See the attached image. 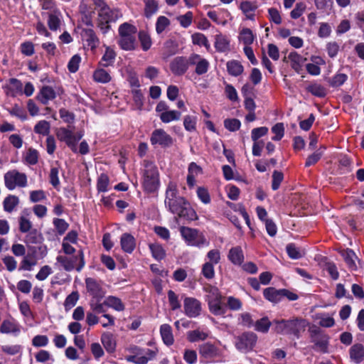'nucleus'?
<instances>
[{
	"label": "nucleus",
	"mask_w": 364,
	"mask_h": 364,
	"mask_svg": "<svg viewBox=\"0 0 364 364\" xmlns=\"http://www.w3.org/2000/svg\"><path fill=\"white\" fill-rule=\"evenodd\" d=\"M166 208L171 213L177 215L179 218L188 220H196L198 219V215L195 210L191 206L188 200L182 196L166 205Z\"/></svg>",
	"instance_id": "nucleus-1"
},
{
	"label": "nucleus",
	"mask_w": 364,
	"mask_h": 364,
	"mask_svg": "<svg viewBox=\"0 0 364 364\" xmlns=\"http://www.w3.org/2000/svg\"><path fill=\"white\" fill-rule=\"evenodd\" d=\"M118 43L120 48L124 50H132L136 47L135 34L137 31L136 27L129 23H124L119 27Z\"/></svg>",
	"instance_id": "nucleus-2"
},
{
	"label": "nucleus",
	"mask_w": 364,
	"mask_h": 364,
	"mask_svg": "<svg viewBox=\"0 0 364 364\" xmlns=\"http://www.w3.org/2000/svg\"><path fill=\"white\" fill-rule=\"evenodd\" d=\"M122 17V13L119 9L103 6L98 13L97 26L103 33H106L110 28L109 23L114 22Z\"/></svg>",
	"instance_id": "nucleus-3"
},
{
	"label": "nucleus",
	"mask_w": 364,
	"mask_h": 364,
	"mask_svg": "<svg viewBox=\"0 0 364 364\" xmlns=\"http://www.w3.org/2000/svg\"><path fill=\"white\" fill-rule=\"evenodd\" d=\"M180 232L188 246H194L198 247H208L209 245L208 240L205 235L197 229L188 227H181Z\"/></svg>",
	"instance_id": "nucleus-4"
},
{
	"label": "nucleus",
	"mask_w": 364,
	"mask_h": 364,
	"mask_svg": "<svg viewBox=\"0 0 364 364\" xmlns=\"http://www.w3.org/2000/svg\"><path fill=\"white\" fill-rule=\"evenodd\" d=\"M200 360L203 363H212L223 357V350L210 342H205L198 347Z\"/></svg>",
	"instance_id": "nucleus-5"
},
{
	"label": "nucleus",
	"mask_w": 364,
	"mask_h": 364,
	"mask_svg": "<svg viewBox=\"0 0 364 364\" xmlns=\"http://www.w3.org/2000/svg\"><path fill=\"white\" fill-rule=\"evenodd\" d=\"M55 134L59 141L65 142L74 153H77V144L84 136L82 132L75 133L70 129L60 127L56 129Z\"/></svg>",
	"instance_id": "nucleus-6"
},
{
	"label": "nucleus",
	"mask_w": 364,
	"mask_h": 364,
	"mask_svg": "<svg viewBox=\"0 0 364 364\" xmlns=\"http://www.w3.org/2000/svg\"><path fill=\"white\" fill-rule=\"evenodd\" d=\"M275 329L277 333L282 334H293L299 336L301 331L305 330L306 322L301 319H295L290 321L282 320L281 321H275Z\"/></svg>",
	"instance_id": "nucleus-7"
},
{
	"label": "nucleus",
	"mask_w": 364,
	"mask_h": 364,
	"mask_svg": "<svg viewBox=\"0 0 364 364\" xmlns=\"http://www.w3.org/2000/svg\"><path fill=\"white\" fill-rule=\"evenodd\" d=\"M143 186L148 192L155 191L159 186V174L156 165L151 162L145 164Z\"/></svg>",
	"instance_id": "nucleus-8"
},
{
	"label": "nucleus",
	"mask_w": 364,
	"mask_h": 364,
	"mask_svg": "<svg viewBox=\"0 0 364 364\" xmlns=\"http://www.w3.org/2000/svg\"><path fill=\"white\" fill-rule=\"evenodd\" d=\"M4 179L5 186L10 191L17 187H26L27 185L26 175L15 169L7 171L4 176Z\"/></svg>",
	"instance_id": "nucleus-9"
},
{
	"label": "nucleus",
	"mask_w": 364,
	"mask_h": 364,
	"mask_svg": "<svg viewBox=\"0 0 364 364\" xmlns=\"http://www.w3.org/2000/svg\"><path fill=\"white\" fill-rule=\"evenodd\" d=\"M152 145H159L161 147H169L173 143L172 137L163 129H156L153 131L150 137Z\"/></svg>",
	"instance_id": "nucleus-10"
},
{
	"label": "nucleus",
	"mask_w": 364,
	"mask_h": 364,
	"mask_svg": "<svg viewBox=\"0 0 364 364\" xmlns=\"http://www.w3.org/2000/svg\"><path fill=\"white\" fill-rule=\"evenodd\" d=\"M257 336L254 333H245L237 338L235 346L241 352H248L255 346Z\"/></svg>",
	"instance_id": "nucleus-11"
},
{
	"label": "nucleus",
	"mask_w": 364,
	"mask_h": 364,
	"mask_svg": "<svg viewBox=\"0 0 364 364\" xmlns=\"http://www.w3.org/2000/svg\"><path fill=\"white\" fill-rule=\"evenodd\" d=\"M202 311L201 303L193 297H184L183 311L189 318H196L200 316Z\"/></svg>",
	"instance_id": "nucleus-12"
},
{
	"label": "nucleus",
	"mask_w": 364,
	"mask_h": 364,
	"mask_svg": "<svg viewBox=\"0 0 364 364\" xmlns=\"http://www.w3.org/2000/svg\"><path fill=\"white\" fill-rule=\"evenodd\" d=\"M42 16L47 18V25L52 31H57L63 24V15L60 10H53L51 12H42Z\"/></svg>",
	"instance_id": "nucleus-13"
},
{
	"label": "nucleus",
	"mask_w": 364,
	"mask_h": 364,
	"mask_svg": "<svg viewBox=\"0 0 364 364\" xmlns=\"http://www.w3.org/2000/svg\"><path fill=\"white\" fill-rule=\"evenodd\" d=\"M21 331V326L14 318H9L2 321L0 332L4 334H11L17 336Z\"/></svg>",
	"instance_id": "nucleus-14"
},
{
	"label": "nucleus",
	"mask_w": 364,
	"mask_h": 364,
	"mask_svg": "<svg viewBox=\"0 0 364 364\" xmlns=\"http://www.w3.org/2000/svg\"><path fill=\"white\" fill-rule=\"evenodd\" d=\"M190 65L196 66V73L203 75L208 72L210 63L205 58L198 54L193 53L189 56Z\"/></svg>",
	"instance_id": "nucleus-15"
},
{
	"label": "nucleus",
	"mask_w": 364,
	"mask_h": 364,
	"mask_svg": "<svg viewBox=\"0 0 364 364\" xmlns=\"http://www.w3.org/2000/svg\"><path fill=\"white\" fill-rule=\"evenodd\" d=\"M189 65V58L176 57L171 62L170 69L174 75H182L187 71Z\"/></svg>",
	"instance_id": "nucleus-16"
},
{
	"label": "nucleus",
	"mask_w": 364,
	"mask_h": 364,
	"mask_svg": "<svg viewBox=\"0 0 364 364\" xmlns=\"http://www.w3.org/2000/svg\"><path fill=\"white\" fill-rule=\"evenodd\" d=\"M214 46L219 53L229 51L230 50V38L221 33L216 34L214 37Z\"/></svg>",
	"instance_id": "nucleus-17"
},
{
	"label": "nucleus",
	"mask_w": 364,
	"mask_h": 364,
	"mask_svg": "<svg viewBox=\"0 0 364 364\" xmlns=\"http://www.w3.org/2000/svg\"><path fill=\"white\" fill-rule=\"evenodd\" d=\"M288 60L291 68L296 73L299 74L302 72L304 63L306 60V58H304L296 52H291L288 55Z\"/></svg>",
	"instance_id": "nucleus-18"
},
{
	"label": "nucleus",
	"mask_w": 364,
	"mask_h": 364,
	"mask_svg": "<svg viewBox=\"0 0 364 364\" xmlns=\"http://www.w3.org/2000/svg\"><path fill=\"white\" fill-rule=\"evenodd\" d=\"M38 264V259L35 255V252L24 255L20 262L18 270L31 272Z\"/></svg>",
	"instance_id": "nucleus-19"
},
{
	"label": "nucleus",
	"mask_w": 364,
	"mask_h": 364,
	"mask_svg": "<svg viewBox=\"0 0 364 364\" xmlns=\"http://www.w3.org/2000/svg\"><path fill=\"white\" fill-rule=\"evenodd\" d=\"M187 340L190 343H196L199 341H203L207 339L209 336V333L206 330H201L197 328L193 331L187 332Z\"/></svg>",
	"instance_id": "nucleus-20"
},
{
	"label": "nucleus",
	"mask_w": 364,
	"mask_h": 364,
	"mask_svg": "<svg viewBox=\"0 0 364 364\" xmlns=\"http://www.w3.org/2000/svg\"><path fill=\"white\" fill-rule=\"evenodd\" d=\"M180 197L177 184L173 181H170L166 191V198L164 200L165 206L173 202L175 200H177Z\"/></svg>",
	"instance_id": "nucleus-21"
},
{
	"label": "nucleus",
	"mask_w": 364,
	"mask_h": 364,
	"mask_svg": "<svg viewBox=\"0 0 364 364\" xmlns=\"http://www.w3.org/2000/svg\"><path fill=\"white\" fill-rule=\"evenodd\" d=\"M122 249L127 253H132L136 246L134 237L129 234L124 233L120 238Z\"/></svg>",
	"instance_id": "nucleus-22"
},
{
	"label": "nucleus",
	"mask_w": 364,
	"mask_h": 364,
	"mask_svg": "<svg viewBox=\"0 0 364 364\" xmlns=\"http://www.w3.org/2000/svg\"><path fill=\"white\" fill-rule=\"evenodd\" d=\"M240 9L246 16L247 19H255V11L257 9V6L255 3L250 1H244L240 3Z\"/></svg>",
	"instance_id": "nucleus-23"
},
{
	"label": "nucleus",
	"mask_w": 364,
	"mask_h": 364,
	"mask_svg": "<svg viewBox=\"0 0 364 364\" xmlns=\"http://www.w3.org/2000/svg\"><path fill=\"white\" fill-rule=\"evenodd\" d=\"M228 259L235 265H240L244 261V255L240 247H232L228 255Z\"/></svg>",
	"instance_id": "nucleus-24"
},
{
	"label": "nucleus",
	"mask_w": 364,
	"mask_h": 364,
	"mask_svg": "<svg viewBox=\"0 0 364 364\" xmlns=\"http://www.w3.org/2000/svg\"><path fill=\"white\" fill-rule=\"evenodd\" d=\"M55 97V90L50 86H43L38 95V100L43 105H47L49 101L54 100Z\"/></svg>",
	"instance_id": "nucleus-25"
},
{
	"label": "nucleus",
	"mask_w": 364,
	"mask_h": 364,
	"mask_svg": "<svg viewBox=\"0 0 364 364\" xmlns=\"http://www.w3.org/2000/svg\"><path fill=\"white\" fill-rule=\"evenodd\" d=\"M160 334L165 345L169 346L173 344L174 338L172 328L168 324H163L160 327Z\"/></svg>",
	"instance_id": "nucleus-26"
},
{
	"label": "nucleus",
	"mask_w": 364,
	"mask_h": 364,
	"mask_svg": "<svg viewBox=\"0 0 364 364\" xmlns=\"http://www.w3.org/2000/svg\"><path fill=\"white\" fill-rule=\"evenodd\" d=\"M86 288L87 291L94 297H101V287L100 284L93 278H87L85 279Z\"/></svg>",
	"instance_id": "nucleus-27"
},
{
	"label": "nucleus",
	"mask_w": 364,
	"mask_h": 364,
	"mask_svg": "<svg viewBox=\"0 0 364 364\" xmlns=\"http://www.w3.org/2000/svg\"><path fill=\"white\" fill-rule=\"evenodd\" d=\"M116 53L113 48L105 46V51L100 62L102 67H108L112 65L115 60Z\"/></svg>",
	"instance_id": "nucleus-28"
},
{
	"label": "nucleus",
	"mask_w": 364,
	"mask_h": 364,
	"mask_svg": "<svg viewBox=\"0 0 364 364\" xmlns=\"http://www.w3.org/2000/svg\"><path fill=\"white\" fill-rule=\"evenodd\" d=\"M92 78L94 81L99 83H108L112 80L110 74L104 68H100L93 72Z\"/></svg>",
	"instance_id": "nucleus-29"
},
{
	"label": "nucleus",
	"mask_w": 364,
	"mask_h": 364,
	"mask_svg": "<svg viewBox=\"0 0 364 364\" xmlns=\"http://www.w3.org/2000/svg\"><path fill=\"white\" fill-rule=\"evenodd\" d=\"M282 290H277L273 287H269L264 290L263 294L268 301L272 303H277L282 299Z\"/></svg>",
	"instance_id": "nucleus-30"
},
{
	"label": "nucleus",
	"mask_w": 364,
	"mask_h": 364,
	"mask_svg": "<svg viewBox=\"0 0 364 364\" xmlns=\"http://www.w3.org/2000/svg\"><path fill=\"white\" fill-rule=\"evenodd\" d=\"M101 341L106 350L112 353L116 348V341L111 333L105 332L101 336Z\"/></svg>",
	"instance_id": "nucleus-31"
},
{
	"label": "nucleus",
	"mask_w": 364,
	"mask_h": 364,
	"mask_svg": "<svg viewBox=\"0 0 364 364\" xmlns=\"http://www.w3.org/2000/svg\"><path fill=\"white\" fill-rule=\"evenodd\" d=\"M82 36L86 40L88 46H90L92 50H95L97 48L99 43V40L92 29H84Z\"/></svg>",
	"instance_id": "nucleus-32"
},
{
	"label": "nucleus",
	"mask_w": 364,
	"mask_h": 364,
	"mask_svg": "<svg viewBox=\"0 0 364 364\" xmlns=\"http://www.w3.org/2000/svg\"><path fill=\"white\" fill-rule=\"evenodd\" d=\"M255 38L252 31L247 28H243L239 33V41L243 43L245 46L251 45Z\"/></svg>",
	"instance_id": "nucleus-33"
},
{
	"label": "nucleus",
	"mask_w": 364,
	"mask_h": 364,
	"mask_svg": "<svg viewBox=\"0 0 364 364\" xmlns=\"http://www.w3.org/2000/svg\"><path fill=\"white\" fill-rule=\"evenodd\" d=\"M104 304L107 307L112 308L117 311H122L124 309V305L122 300L116 296H107L104 301Z\"/></svg>",
	"instance_id": "nucleus-34"
},
{
	"label": "nucleus",
	"mask_w": 364,
	"mask_h": 364,
	"mask_svg": "<svg viewBox=\"0 0 364 364\" xmlns=\"http://www.w3.org/2000/svg\"><path fill=\"white\" fill-rule=\"evenodd\" d=\"M181 113L176 110H168L164 113L159 114V118L164 123H170L173 121H178L180 119Z\"/></svg>",
	"instance_id": "nucleus-35"
},
{
	"label": "nucleus",
	"mask_w": 364,
	"mask_h": 364,
	"mask_svg": "<svg viewBox=\"0 0 364 364\" xmlns=\"http://www.w3.org/2000/svg\"><path fill=\"white\" fill-rule=\"evenodd\" d=\"M149 247L155 259L161 260L165 257L166 252L161 245L158 243H151L149 245Z\"/></svg>",
	"instance_id": "nucleus-36"
},
{
	"label": "nucleus",
	"mask_w": 364,
	"mask_h": 364,
	"mask_svg": "<svg viewBox=\"0 0 364 364\" xmlns=\"http://www.w3.org/2000/svg\"><path fill=\"white\" fill-rule=\"evenodd\" d=\"M342 256L344 258L349 268L351 269H356L355 261L358 259L355 252L350 249L345 250L342 252Z\"/></svg>",
	"instance_id": "nucleus-37"
},
{
	"label": "nucleus",
	"mask_w": 364,
	"mask_h": 364,
	"mask_svg": "<svg viewBox=\"0 0 364 364\" xmlns=\"http://www.w3.org/2000/svg\"><path fill=\"white\" fill-rule=\"evenodd\" d=\"M192 43L194 45L204 46L208 50L210 48V45L205 36L201 33H195L191 36Z\"/></svg>",
	"instance_id": "nucleus-38"
},
{
	"label": "nucleus",
	"mask_w": 364,
	"mask_h": 364,
	"mask_svg": "<svg viewBox=\"0 0 364 364\" xmlns=\"http://www.w3.org/2000/svg\"><path fill=\"white\" fill-rule=\"evenodd\" d=\"M350 358L355 363H360L364 358V348L362 345H354L350 351Z\"/></svg>",
	"instance_id": "nucleus-39"
},
{
	"label": "nucleus",
	"mask_w": 364,
	"mask_h": 364,
	"mask_svg": "<svg viewBox=\"0 0 364 364\" xmlns=\"http://www.w3.org/2000/svg\"><path fill=\"white\" fill-rule=\"evenodd\" d=\"M227 69L230 75L238 76L243 72V66L237 60H230L227 63Z\"/></svg>",
	"instance_id": "nucleus-40"
},
{
	"label": "nucleus",
	"mask_w": 364,
	"mask_h": 364,
	"mask_svg": "<svg viewBox=\"0 0 364 364\" xmlns=\"http://www.w3.org/2000/svg\"><path fill=\"white\" fill-rule=\"evenodd\" d=\"M316 318L319 321L318 323L322 327L329 328L335 324L333 315L319 314L316 315Z\"/></svg>",
	"instance_id": "nucleus-41"
},
{
	"label": "nucleus",
	"mask_w": 364,
	"mask_h": 364,
	"mask_svg": "<svg viewBox=\"0 0 364 364\" xmlns=\"http://www.w3.org/2000/svg\"><path fill=\"white\" fill-rule=\"evenodd\" d=\"M171 24L170 20L164 16H160L157 18L156 22V31L158 34L162 33Z\"/></svg>",
	"instance_id": "nucleus-42"
},
{
	"label": "nucleus",
	"mask_w": 364,
	"mask_h": 364,
	"mask_svg": "<svg viewBox=\"0 0 364 364\" xmlns=\"http://www.w3.org/2000/svg\"><path fill=\"white\" fill-rule=\"evenodd\" d=\"M50 124L46 120L39 121L34 127V132L36 134L43 136L48 135L50 133Z\"/></svg>",
	"instance_id": "nucleus-43"
},
{
	"label": "nucleus",
	"mask_w": 364,
	"mask_h": 364,
	"mask_svg": "<svg viewBox=\"0 0 364 364\" xmlns=\"http://www.w3.org/2000/svg\"><path fill=\"white\" fill-rule=\"evenodd\" d=\"M38 151L35 149L29 148L25 154L24 160L27 164L35 165L38 161Z\"/></svg>",
	"instance_id": "nucleus-44"
},
{
	"label": "nucleus",
	"mask_w": 364,
	"mask_h": 364,
	"mask_svg": "<svg viewBox=\"0 0 364 364\" xmlns=\"http://www.w3.org/2000/svg\"><path fill=\"white\" fill-rule=\"evenodd\" d=\"M210 311L215 315H223L225 313V309L221 304V300H213L208 301Z\"/></svg>",
	"instance_id": "nucleus-45"
},
{
	"label": "nucleus",
	"mask_w": 364,
	"mask_h": 364,
	"mask_svg": "<svg viewBox=\"0 0 364 364\" xmlns=\"http://www.w3.org/2000/svg\"><path fill=\"white\" fill-rule=\"evenodd\" d=\"M18 198L16 196H9L4 199V208L6 212L11 213L18 204Z\"/></svg>",
	"instance_id": "nucleus-46"
},
{
	"label": "nucleus",
	"mask_w": 364,
	"mask_h": 364,
	"mask_svg": "<svg viewBox=\"0 0 364 364\" xmlns=\"http://www.w3.org/2000/svg\"><path fill=\"white\" fill-rule=\"evenodd\" d=\"M1 351L8 355H16L21 353L22 346L21 345H4L1 347Z\"/></svg>",
	"instance_id": "nucleus-47"
},
{
	"label": "nucleus",
	"mask_w": 364,
	"mask_h": 364,
	"mask_svg": "<svg viewBox=\"0 0 364 364\" xmlns=\"http://www.w3.org/2000/svg\"><path fill=\"white\" fill-rule=\"evenodd\" d=\"M144 14L149 18L158 11V4L155 0H144Z\"/></svg>",
	"instance_id": "nucleus-48"
},
{
	"label": "nucleus",
	"mask_w": 364,
	"mask_h": 364,
	"mask_svg": "<svg viewBox=\"0 0 364 364\" xmlns=\"http://www.w3.org/2000/svg\"><path fill=\"white\" fill-rule=\"evenodd\" d=\"M109 179L106 174H101L97 183V188L99 192H107L109 190Z\"/></svg>",
	"instance_id": "nucleus-49"
},
{
	"label": "nucleus",
	"mask_w": 364,
	"mask_h": 364,
	"mask_svg": "<svg viewBox=\"0 0 364 364\" xmlns=\"http://www.w3.org/2000/svg\"><path fill=\"white\" fill-rule=\"evenodd\" d=\"M139 39L141 43V48L144 51L148 50L151 48L152 45L151 39L146 32L140 31L139 33Z\"/></svg>",
	"instance_id": "nucleus-50"
},
{
	"label": "nucleus",
	"mask_w": 364,
	"mask_h": 364,
	"mask_svg": "<svg viewBox=\"0 0 364 364\" xmlns=\"http://www.w3.org/2000/svg\"><path fill=\"white\" fill-rule=\"evenodd\" d=\"M79 299V294L77 291H73L69 294L64 302V306L66 311L71 309L75 306Z\"/></svg>",
	"instance_id": "nucleus-51"
},
{
	"label": "nucleus",
	"mask_w": 364,
	"mask_h": 364,
	"mask_svg": "<svg viewBox=\"0 0 364 364\" xmlns=\"http://www.w3.org/2000/svg\"><path fill=\"white\" fill-rule=\"evenodd\" d=\"M326 50L331 58H334L339 53L340 46L336 41H330L326 45Z\"/></svg>",
	"instance_id": "nucleus-52"
},
{
	"label": "nucleus",
	"mask_w": 364,
	"mask_h": 364,
	"mask_svg": "<svg viewBox=\"0 0 364 364\" xmlns=\"http://www.w3.org/2000/svg\"><path fill=\"white\" fill-rule=\"evenodd\" d=\"M254 326L256 331L267 333L271 326V322L267 317H264L257 321Z\"/></svg>",
	"instance_id": "nucleus-53"
},
{
	"label": "nucleus",
	"mask_w": 364,
	"mask_h": 364,
	"mask_svg": "<svg viewBox=\"0 0 364 364\" xmlns=\"http://www.w3.org/2000/svg\"><path fill=\"white\" fill-rule=\"evenodd\" d=\"M197 118L194 116L186 115L183 119V126L186 131L193 132L196 128Z\"/></svg>",
	"instance_id": "nucleus-54"
},
{
	"label": "nucleus",
	"mask_w": 364,
	"mask_h": 364,
	"mask_svg": "<svg viewBox=\"0 0 364 364\" xmlns=\"http://www.w3.org/2000/svg\"><path fill=\"white\" fill-rule=\"evenodd\" d=\"M193 15L191 11H188L183 15L177 17V21L180 25L183 28H188L192 23Z\"/></svg>",
	"instance_id": "nucleus-55"
},
{
	"label": "nucleus",
	"mask_w": 364,
	"mask_h": 364,
	"mask_svg": "<svg viewBox=\"0 0 364 364\" xmlns=\"http://www.w3.org/2000/svg\"><path fill=\"white\" fill-rule=\"evenodd\" d=\"M307 90L312 95L317 97H324L326 93L325 88L318 83H313L307 87Z\"/></svg>",
	"instance_id": "nucleus-56"
},
{
	"label": "nucleus",
	"mask_w": 364,
	"mask_h": 364,
	"mask_svg": "<svg viewBox=\"0 0 364 364\" xmlns=\"http://www.w3.org/2000/svg\"><path fill=\"white\" fill-rule=\"evenodd\" d=\"M224 127L230 132H235L240 128L241 122L237 119H226L224 121Z\"/></svg>",
	"instance_id": "nucleus-57"
},
{
	"label": "nucleus",
	"mask_w": 364,
	"mask_h": 364,
	"mask_svg": "<svg viewBox=\"0 0 364 364\" xmlns=\"http://www.w3.org/2000/svg\"><path fill=\"white\" fill-rule=\"evenodd\" d=\"M202 274L208 279H213L215 277L214 264L205 262L202 267Z\"/></svg>",
	"instance_id": "nucleus-58"
},
{
	"label": "nucleus",
	"mask_w": 364,
	"mask_h": 364,
	"mask_svg": "<svg viewBox=\"0 0 364 364\" xmlns=\"http://www.w3.org/2000/svg\"><path fill=\"white\" fill-rule=\"evenodd\" d=\"M272 132L274 134L272 139L274 141H279L284 134V126L283 123H277L272 128Z\"/></svg>",
	"instance_id": "nucleus-59"
},
{
	"label": "nucleus",
	"mask_w": 364,
	"mask_h": 364,
	"mask_svg": "<svg viewBox=\"0 0 364 364\" xmlns=\"http://www.w3.org/2000/svg\"><path fill=\"white\" fill-rule=\"evenodd\" d=\"M206 262H211L212 264H217L220 261V252L218 249H213L208 252Z\"/></svg>",
	"instance_id": "nucleus-60"
},
{
	"label": "nucleus",
	"mask_w": 364,
	"mask_h": 364,
	"mask_svg": "<svg viewBox=\"0 0 364 364\" xmlns=\"http://www.w3.org/2000/svg\"><path fill=\"white\" fill-rule=\"evenodd\" d=\"M306 6L303 2H299L295 5L294 9L291 11L290 16L293 19L299 18L305 11Z\"/></svg>",
	"instance_id": "nucleus-61"
},
{
	"label": "nucleus",
	"mask_w": 364,
	"mask_h": 364,
	"mask_svg": "<svg viewBox=\"0 0 364 364\" xmlns=\"http://www.w3.org/2000/svg\"><path fill=\"white\" fill-rule=\"evenodd\" d=\"M168 299L172 310H176L181 308V303L179 301L178 296L175 294L173 291H168Z\"/></svg>",
	"instance_id": "nucleus-62"
},
{
	"label": "nucleus",
	"mask_w": 364,
	"mask_h": 364,
	"mask_svg": "<svg viewBox=\"0 0 364 364\" xmlns=\"http://www.w3.org/2000/svg\"><path fill=\"white\" fill-rule=\"evenodd\" d=\"M80 62H81V57L77 54L74 55L68 62V70L70 73L77 72L79 68Z\"/></svg>",
	"instance_id": "nucleus-63"
},
{
	"label": "nucleus",
	"mask_w": 364,
	"mask_h": 364,
	"mask_svg": "<svg viewBox=\"0 0 364 364\" xmlns=\"http://www.w3.org/2000/svg\"><path fill=\"white\" fill-rule=\"evenodd\" d=\"M196 193L198 198L203 203L208 204L210 203V196L208 191L204 187H198Z\"/></svg>",
	"instance_id": "nucleus-64"
}]
</instances>
